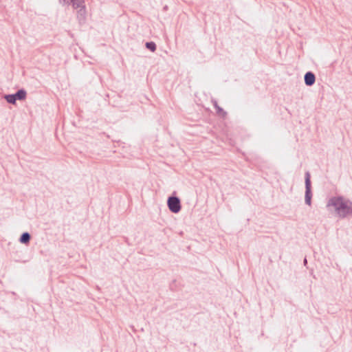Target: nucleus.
<instances>
[{"label":"nucleus","instance_id":"nucleus-12","mask_svg":"<svg viewBox=\"0 0 352 352\" xmlns=\"http://www.w3.org/2000/svg\"><path fill=\"white\" fill-rule=\"evenodd\" d=\"M303 264H304V265H306L307 264V260L306 258H305L303 260Z\"/></svg>","mask_w":352,"mask_h":352},{"label":"nucleus","instance_id":"nucleus-10","mask_svg":"<svg viewBox=\"0 0 352 352\" xmlns=\"http://www.w3.org/2000/svg\"><path fill=\"white\" fill-rule=\"evenodd\" d=\"M145 46L146 49L152 52H154L157 48L156 44L153 41L146 42Z\"/></svg>","mask_w":352,"mask_h":352},{"label":"nucleus","instance_id":"nucleus-3","mask_svg":"<svg viewBox=\"0 0 352 352\" xmlns=\"http://www.w3.org/2000/svg\"><path fill=\"white\" fill-rule=\"evenodd\" d=\"M305 204L308 206H310L311 204V183L310 180V174L309 172L305 173Z\"/></svg>","mask_w":352,"mask_h":352},{"label":"nucleus","instance_id":"nucleus-9","mask_svg":"<svg viewBox=\"0 0 352 352\" xmlns=\"http://www.w3.org/2000/svg\"><path fill=\"white\" fill-rule=\"evenodd\" d=\"M4 98L8 103L12 104H14L16 103V101L17 100L14 94L5 95Z\"/></svg>","mask_w":352,"mask_h":352},{"label":"nucleus","instance_id":"nucleus-1","mask_svg":"<svg viewBox=\"0 0 352 352\" xmlns=\"http://www.w3.org/2000/svg\"><path fill=\"white\" fill-rule=\"evenodd\" d=\"M333 206L335 212L340 218H345L352 214V201L342 196L330 198L327 207Z\"/></svg>","mask_w":352,"mask_h":352},{"label":"nucleus","instance_id":"nucleus-5","mask_svg":"<svg viewBox=\"0 0 352 352\" xmlns=\"http://www.w3.org/2000/svg\"><path fill=\"white\" fill-rule=\"evenodd\" d=\"M77 19L80 23H83L86 19V8L82 7L77 11Z\"/></svg>","mask_w":352,"mask_h":352},{"label":"nucleus","instance_id":"nucleus-8","mask_svg":"<svg viewBox=\"0 0 352 352\" xmlns=\"http://www.w3.org/2000/svg\"><path fill=\"white\" fill-rule=\"evenodd\" d=\"M69 3L72 5L74 9L81 8L85 6L84 0H69Z\"/></svg>","mask_w":352,"mask_h":352},{"label":"nucleus","instance_id":"nucleus-4","mask_svg":"<svg viewBox=\"0 0 352 352\" xmlns=\"http://www.w3.org/2000/svg\"><path fill=\"white\" fill-rule=\"evenodd\" d=\"M305 84L307 86H312L316 82L315 74L312 72H307L304 76Z\"/></svg>","mask_w":352,"mask_h":352},{"label":"nucleus","instance_id":"nucleus-11","mask_svg":"<svg viewBox=\"0 0 352 352\" xmlns=\"http://www.w3.org/2000/svg\"><path fill=\"white\" fill-rule=\"evenodd\" d=\"M214 107L216 109L217 113H222L223 115L226 114V112L224 111L223 109L218 105L217 101L214 102Z\"/></svg>","mask_w":352,"mask_h":352},{"label":"nucleus","instance_id":"nucleus-6","mask_svg":"<svg viewBox=\"0 0 352 352\" xmlns=\"http://www.w3.org/2000/svg\"><path fill=\"white\" fill-rule=\"evenodd\" d=\"M31 239V235L29 232H25L22 233L19 238V242L22 244H28Z\"/></svg>","mask_w":352,"mask_h":352},{"label":"nucleus","instance_id":"nucleus-7","mask_svg":"<svg viewBox=\"0 0 352 352\" xmlns=\"http://www.w3.org/2000/svg\"><path fill=\"white\" fill-rule=\"evenodd\" d=\"M16 100H23L26 98L27 92L25 89H19L15 94H14Z\"/></svg>","mask_w":352,"mask_h":352},{"label":"nucleus","instance_id":"nucleus-2","mask_svg":"<svg viewBox=\"0 0 352 352\" xmlns=\"http://www.w3.org/2000/svg\"><path fill=\"white\" fill-rule=\"evenodd\" d=\"M167 205L170 212L178 213L182 208L181 201L178 197L170 196L168 198Z\"/></svg>","mask_w":352,"mask_h":352}]
</instances>
